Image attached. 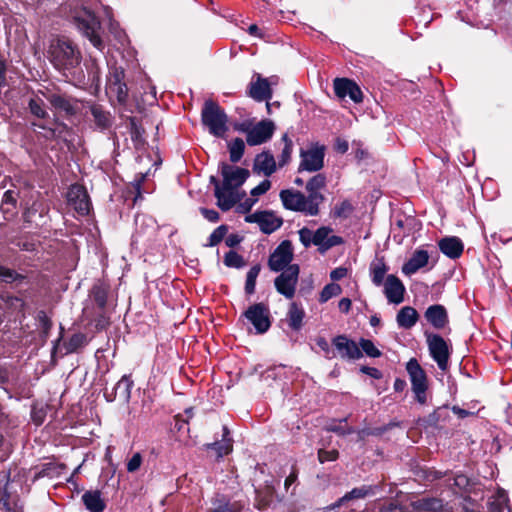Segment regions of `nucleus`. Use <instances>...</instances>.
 <instances>
[{
  "instance_id": "nucleus-40",
  "label": "nucleus",
  "mask_w": 512,
  "mask_h": 512,
  "mask_svg": "<svg viewBox=\"0 0 512 512\" xmlns=\"http://www.w3.org/2000/svg\"><path fill=\"white\" fill-rule=\"evenodd\" d=\"M261 271L260 264H256L250 268L247 272L245 291L247 294H253L255 292L256 279Z\"/></svg>"
},
{
  "instance_id": "nucleus-18",
  "label": "nucleus",
  "mask_w": 512,
  "mask_h": 512,
  "mask_svg": "<svg viewBox=\"0 0 512 512\" xmlns=\"http://www.w3.org/2000/svg\"><path fill=\"white\" fill-rule=\"evenodd\" d=\"M333 86L334 92L339 98L343 99L348 96L355 103L362 102V91L354 81L347 78H336Z\"/></svg>"
},
{
  "instance_id": "nucleus-35",
  "label": "nucleus",
  "mask_w": 512,
  "mask_h": 512,
  "mask_svg": "<svg viewBox=\"0 0 512 512\" xmlns=\"http://www.w3.org/2000/svg\"><path fill=\"white\" fill-rule=\"evenodd\" d=\"M206 450H213L216 453L217 460L223 458L225 455H228L233 450V444L231 442L225 441H214L212 443H207L204 445Z\"/></svg>"
},
{
  "instance_id": "nucleus-61",
  "label": "nucleus",
  "mask_w": 512,
  "mask_h": 512,
  "mask_svg": "<svg viewBox=\"0 0 512 512\" xmlns=\"http://www.w3.org/2000/svg\"><path fill=\"white\" fill-rule=\"evenodd\" d=\"M270 187L271 182L268 179H265L251 190V196L257 199L258 196L265 194L270 189Z\"/></svg>"
},
{
  "instance_id": "nucleus-20",
  "label": "nucleus",
  "mask_w": 512,
  "mask_h": 512,
  "mask_svg": "<svg viewBox=\"0 0 512 512\" xmlns=\"http://www.w3.org/2000/svg\"><path fill=\"white\" fill-rule=\"evenodd\" d=\"M221 175L223 177V184L240 189L249 177V171L245 168L223 163L221 166Z\"/></svg>"
},
{
  "instance_id": "nucleus-44",
  "label": "nucleus",
  "mask_w": 512,
  "mask_h": 512,
  "mask_svg": "<svg viewBox=\"0 0 512 512\" xmlns=\"http://www.w3.org/2000/svg\"><path fill=\"white\" fill-rule=\"evenodd\" d=\"M282 141L284 142V147H283L281 155L279 157V166L280 167L286 165L290 161L292 149H293V143H292L291 139H289L286 134L282 137Z\"/></svg>"
},
{
  "instance_id": "nucleus-45",
  "label": "nucleus",
  "mask_w": 512,
  "mask_h": 512,
  "mask_svg": "<svg viewBox=\"0 0 512 512\" xmlns=\"http://www.w3.org/2000/svg\"><path fill=\"white\" fill-rule=\"evenodd\" d=\"M227 232L228 227L226 225H220L211 233L206 246L214 247L218 245L224 239Z\"/></svg>"
},
{
  "instance_id": "nucleus-25",
  "label": "nucleus",
  "mask_w": 512,
  "mask_h": 512,
  "mask_svg": "<svg viewBox=\"0 0 512 512\" xmlns=\"http://www.w3.org/2000/svg\"><path fill=\"white\" fill-rule=\"evenodd\" d=\"M332 229L330 227H320L313 234L314 245L321 246L324 250L331 247L340 245L343 243V239L340 236L330 235Z\"/></svg>"
},
{
  "instance_id": "nucleus-54",
  "label": "nucleus",
  "mask_w": 512,
  "mask_h": 512,
  "mask_svg": "<svg viewBox=\"0 0 512 512\" xmlns=\"http://www.w3.org/2000/svg\"><path fill=\"white\" fill-rule=\"evenodd\" d=\"M0 278L7 283H12L18 279H22L23 276L19 275L14 270L0 266Z\"/></svg>"
},
{
  "instance_id": "nucleus-63",
  "label": "nucleus",
  "mask_w": 512,
  "mask_h": 512,
  "mask_svg": "<svg viewBox=\"0 0 512 512\" xmlns=\"http://www.w3.org/2000/svg\"><path fill=\"white\" fill-rule=\"evenodd\" d=\"M313 234L314 233L306 227L299 230L300 241L305 247H309L311 243L314 244Z\"/></svg>"
},
{
  "instance_id": "nucleus-26",
  "label": "nucleus",
  "mask_w": 512,
  "mask_h": 512,
  "mask_svg": "<svg viewBox=\"0 0 512 512\" xmlns=\"http://www.w3.org/2000/svg\"><path fill=\"white\" fill-rule=\"evenodd\" d=\"M440 251L451 259L459 258L464 250L462 241L455 236L445 237L438 243Z\"/></svg>"
},
{
  "instance_id": "nucleus-24",
  "label": "nucleus",
  "mask_w": 512,
  "mask_h": 512,
  "mask_svg": "<svg viewBox=\"0 0 512 512\" xmlns=\"http://www.w3.org/2000/svg\"><path fill=\"white\" fill-rule=\"evenodd\" d=\"M276 161L269 151H264L255 157L253 171L268 177L276 171Z\"/></svg>"
},
{
  "instance_id": "nucleus-15",
  "label": "nucleus",
  "mask_w": 512,
  "mask_h": 512,
  "mask_svg": "<svg viewBox=\"0 0 512 512\" xmlns=\"http://www.w3.org/2000/svg\"><path fill=\"white\" fill-rule=\"evenodd\" d=\"M245 222L258 224L265 234H271L282 225V220L271 211H257L245 216Z\"/></svg>"
},
{
  "instance_id": "nucleus-5",
  "label": "nucleus",
  "mask_w": 512,
  "mask_h": 512,
  "mask_svg": "<svg viewBox=\"0 0 512 512\" xmlns=\"http://www.w3.org/2000/svg\"><path fill=\"white\" fill-rule=\"evenodd\" d=\"M283 206L291 211L301 212L307 216H317L320 208L313 202V197H308L294 189H284L279 194Z\"/></svg>"
},
{
  "instance_id": "nucleus-30",
  "label": "nucleus",
  "mask_w": 512,
  "mask_h": 512,
  "mask_svg": "<svg viewBox=\"0 0 512 512\" xmlns=\"http://www.w3.org/2000/svg\"><path fill=\"white\" fill-rule=\"evenodd\" d=\"M96 126L100 129H107L112 125L113 117L109 111L103 109L101 105L94 104L90 108Z\"/></svg>"
},
{
  "instance_id": "nucleus-57",
  "label": "nucleus",
  "mask_w": 512,
  "mask_h": 512,
  "mask_svg": "<svg viewBox=\"0 0 512 512\" xmlns=\"http://www.w3.org/2000/svg\"><path fill=\"white\" fill-rule=\"evenodd\" d=\"M7 307L13 311H23L25 307L24 301L16 296H7L5 299Z\"/></svg>"
},
{
  "instance_id": "nucleus-38",
  "label": "nucleus",
  "mask_w": 512,
  "mask_h": 512,
  "mask_svg": "<svg viewBox=\"0 0 512 512\" xmlns=\"http://www.w3.org/2000/svg\"><path fill=\"white\" fill-rule=\"evenodd\" d=\"M359 348L362 351V354L365 353L368 357L371 358H379L382 355V352L375 346L372 340L366 338H360L358 343Z\"/></svg>"
},
{
  "instance_id": "nucleus-42",
  "label": "nucleus",
  "mask_w": 512,
  "mask_h": 512,
  "mask_svg": "<svg viewBox=\"0 0 512 512\" xmlns=\"http://www.w3.org/2000/svg\"><path fill=\"white\" fill-rule=\"evenodd\" d=\"M224 264L231 268H242L245 266L244 258L237 252L230 250L224 256Z\"/></svg>"
},
{
  "instance_id": "nucleus-8",
  "label": "nucleus",
  "mask_w": 512,
  "mask_h": 512,
  "mask_svg": "<svg viewBox=\"0 0 512 512\" xmlns=\"http://www.w3.org/2000/svg\"><path fill=\"white\" fill-rule=\"evenodd\" d=\"M300 268L297 264L288 266L285 270L281 271L274 280L276 291L287 299H292L296 292V287L299 279Z\"/></svg>"
},
{
  "instance_id": "nucleus-29",
  "label": "nucleus",
  "mask_w": 512,
  "mask_h": 512,
  "mask_svg": "<svg viewBox=\"0 0 512 512\" xmlns=\"http://www.w3.org/2000/svg\"><path fill=\"white\" fill-rule=\"evenodd\" d=\"M82 502L85 508L90 512H103L106 503L101 497L99 490H89L82 495Z\"/></svg>"
},
{
  "instance_id": "nucleus-58",
  "label": "nucleus",
  "mask_w": 512,
  "mask_h": 512,
  "mask_svg": "<svg viewBox=\"0 0 512 512\" xmlns=\"http://www.w3.org/2000/svg\"><path fill=\"white\" fill-rule=\"evenodd\" d=\"M174 429L177 430V432L180 433H189L190 429L188 427V419H185L183 414H177L174 416Z\"/></svg>"
},
{
  "instance_id": "nucleus-21",
  "label": "nucleus",
  "mask_w": 512,
  "mask_h": 512,
  "mask_svg": "<svg viewBox=\"0 0 512 512\" xmlns=\"http://www.w3.org/2000/svg\"><path fill=\"white\" fill-rule=\"evenodd\" d=\"M327 185V178L324 174L318 173L311 177L305 186L307 196L313 197L314 204L320 208V205L324 202L325 196L321 192Z\"/></svg>"
},
{
  "instance_id": "nucleus-13",
  "label": "nucleus",
  "mask_w": 512,
  "mask_h": 512,
  "mask_svg": "<svg viewBox=\"0 0 512 512\" xmlns=\"http://www.w3.org/2000/svg\"><path fill=\"white\" fill-rule=\"evenodd\" d=\"M324 147L314 146L307 150H301V161L298 171L317 172L324 166Z\"/></svg>"
},
{
  "instance_id": "nucleus-49",
  "label": "nucleus",
  "mask_w": 512,
  "mask_h": 512,
  "mask_svg": "<svg viewBox=\"0 0 512 512\" xmlns=\"http://www.w3.org/2000/svg\"><path fill=\"white\" fill-rule=\"evenodd\" d=\"M453 485L457 487L460 491L470 492V487L472 485L471 479L465 474H456L454 477Z\"/></svg>"
},
{
  "instance_id": "nucleus-55",
  "label": "nucleus",
  "mask_w": 512,
  "mask_h": 512,
  "mask_svg": "<svg viewBox=\"0 0 512 512\" xmlns=\"http://www.w3.org/2000/svg\"><path fill=\"white\" fill-rule=\"evenodd\" d=\"M400 425L399 422L397 421H391L389 422L388 424H385V425H382V426H379V427H374V428H371L367 434L368 435H372V436H381L383 435L384 433H386L387 431L395 428V427H398Z\"/></svg>"
},
{
  "instance_id": "nucleus-1",
  "label": "nucleus",
  "mask_w": 512,
  "mask_h": 512,
  "mask_svg": "<svg viewBox=\"0 0 512 512\" xmlns=\"http://www.w3.org/2000/svg\"><path fill=\"white\" fill-rule=\"evenodd\" d=\"M50 60L54 67L60 71H71L81 62V53L67 38L53 41L49 47Z\"/></svg>"
},
{
  "instance_id": "nucleus-19",
  "label": "nucleus",
  "mask_w": 512,
  "mask_h": 512,
  "mask_svg": "<svg viewBox=\"0 0 512 512\" xmlns=\"http://www.w3.org/2000/svg\"><path fill=\"white\" fill-rule=\"evenodd\" d=\"M383 286V293L389 303L400 304L404 301L405 286L395 275L386 276Z\"/></svg>"
},
{
  "instance_id": "nucleus-51",
  "label": "nucleus",
  "mask_w": 512,
  "mask_h": 512,
  "mask_svg": "<svg viewBox=\"0 0 512 512\" xmlns=\"http://www.w3.org/2000/svg\"><path fill=\"white\" fill-rule=\"evenodd\" d=\"M417 310L411 306L403 307L397 314L396 320H418Z\"/></svg>"
},
{
  "instance_id": "nucleus-46",
  "label": "nucleus",
  "mask_w": 512,
  "mask_h": 512,
  "mask_svg": "<svg viewBox=\"0 0 512 512\" xmlns=\"http://www.w3.org/2000/svg\"><path fill=\"white\" fill-rule=\"evenodd\" d=\"M29 110L30 112L38 117V118H45L47 116V112L44 108V102L40 98H32L29 101Z\"/></svg>"
},
{
  "instance_id": "nucleus-7",
  "label": "nucleus",
  "mask_w": 512,
  "mask_h": 512,
  "mask_svg": "<svg viewBox=\"0 0 512 512\" xmlns=\"http://www.w3.org/2000/svg\"><path fill=\"white\" fill-rule=\"evenodd\" d=\"M430 356L437 363L438 368L446 371L450 357V351L447 342L439 334L428 330L424 331Z\"/></svg>"
},
{
  "instance_id": "nucleus-59",
  "label": "nucleus",
  "mask_w": 512,
  "mask_h": 512,
  "mask_svg": "<svg viewBox=\"0 0 512 512\" xmlns=\"http://www.w3.org/2000/svg\"><path fill=\"white\" fill-rule=\"evenodd\" d=\"M252 326H247L246 330L249 334L253 333V329H255L254 334H263L267 332L271 326L272 322H250Z\"/></svg>"
},
{
  "instance_id": "nucleus-43",
  "label": "nucleus",
  "mask_w": 512,
  "mask_h": 512,
  "mask_svg": "<svg viewBox=\"0 0 512 512\" xmlns=\"http://www.w3.org/2000/svg\"><path fill=\"white\" fill-rule=\"evenodd\" d=\"M341 287L339 284L330 283L327 284L321 291L319 301L321 303L327 302L332 297L338 296L341 293Z\"/></svg>"
},
{
  "instance_id": "nucleus-14",
  "label": "nucleus",
  "mask_w": 512,
  "mask_h": 512,
  "mask_svg": "<svg viewBox=\"0 0 512 512\" xmlns=\"http://www.w3.org/2000/svg\"><path fill=\"white\" fill-rule=\"evenodd\" d=\"M46 99L57 113L67 117L76 115L80 110L79 101L65 94L51 93Z\"/></svg>"
},
{
  "instance_id": "nucleus-22",
  "label": "nucleus",
  "mask_w": 512,
  "mask_h": 512,
  "mask_svg": "<svg viewBox=\"0 0 512 512\" xmlns=\"http://www.w3.org/2000/svg\"><path fill=\"white\" fill-rule=\"evenodd\" d=\"M377 489L378 487L375 485H362L360 487H355L351 491L345 493L342 497H340L335 503H333L330 506V508L336 509L349 501L374 496L376 494Z\"/></svg>"
},
{
  "instance_id": "nucleus-47",
  "label": "nucleus",
  "mask_w": 512,
  "mask_h": 512,
  "mask_svg": "<svg viewBox=\"0 0 512 512\" xmlns=\"http://www.w3.org/2000/svg\"><path fill=\"white\" fill-rule=\"evenodd\" d=\"M347 419L344 418L340 420L339 422L333 421L331 424L327 426V430L330 432H334L338 435L345 436L347 434L353 433L352 427H349L347 425H342V422H346Z\"/></svg>"
},
{
  "instance_id": "nucleus-23",
  "label": "nucleus",
  "mask_w": 512,
  "mask_h": 512,
  "mask_svg": "<svg viewBox=\"0 0 512 512\" xmlns=\"http://www.w3.org/2000/svg\"><path fill=\"white\" fill-rule=\"evenodd\" d=\"M429 253L424 249H416L408 261H406L401 271L406 276H411L425 267L429 262Z\"/></svg>"
},
{
  "instance_id": "nucleus-31",
  "label": "nucleus",
  "mask_w": 512,
  "mask_h": 512,
  "mask_svg": "<svg viewBox=\"0 0 512 512\" xmlns=\"http://www.w3.org/2000/svg\"><path fill=\"white\" fill-rule=\"evenodd\" d=\"M449 418L448 406L436 408L432 413L420 419L425 427L436 428L441 422H445Z\"/></svg>"
},
{
  "instance_id": "nucleus-32",
  "label": "nucleus",
  "mask_w": 512,
  "mask_h": 512,
  "mask_svg": "<svg viewBox=\"0 0 512 512\" xmlns=\"http://www.w3.org/2000/svg\"><path fill=\"white\" fill-rule=\"evenodd\" d=\"M134 385L133 380L129 375H123L122 378L114 386L118 397L125 403H128L131 398V390Z\"/></svg>"
},
{
  "instance_id": "nucleus-17",
  "label": "nucleus",
  "mask_w": 512,
  "mask_h": 512,
  "mask_svg": "<svg viewBox=\"0 0 512 512\" xmlns=\"http://www.w3.org/2000/svg\"><path fill=\"white\" fill-rule=\"evenodd\" d=\"M274 124L269 120H262L251 126L246 141L250 146H256L267 142L274 133Z\"/></svg>"
},
{
  "instance_id": "nucleus-4",
  "label": "nucleus",
  "mask_w": 512,
  "mask_h": 512,
  "mask_svg": "<svg viewBox=\"0 0 512 512\" xmlns=\"http://www.w3.org/2000/svg\"><path fill=\"white\" fill-rule=\"evenodd\" d=\"M406 371L411 382V390L414 393L415 401L420 405H426L429 390V379L426 371L416 358H411L406 363Z\"/></svg>"
},
{
  "instance_id": "nucleus-11",
  "label": "nucleus",
  "mask_w": 512,
  "mask_h": 512,
  "mask_svg": "<svg viewBox=\"0 0 512 512\" xmlns=\"http://www.w3.org/2000/svg\"><path fill=\"white\" fill-rule=\"evenodd\" d=\"M214 196L217 199V206L222 211H228L241 201L245 192L239 188L216 182Z\"/></svg>"
},
{
  "instance_id": "nucleus-27",
  "label": "nucleus",
  "mask_w": 512,
  "mask_h": 512,
  "mask_svg": "<svg viewBox=\"0 0 512 512\" xmlns=\"http://www.w3.org/2000/svg\"><path fill=\"white\" fill-rule=\"evenodd\" d=\"M389 270L384 257H376L369 266V274L372 283L379 287L385 283L386 274Z\"/></svg>"
},
{
  "instance_id": "nucleus-62",
  "label": "nucleus",
  "mask_w": 512,
  "mask_h": 512,
  "mask_svg": "<svg viewBox=\"0 0 512 512\" xmlns=\"http://www.w3.org/2000/svg\"><path fill=\"white\" fill-rule=\"evenodd\" d=\"M142 464V456L140 453H135L127 463V471L130 473L136 472Z\"/></svg>"
},
{
  "instance_id": "nucleus-56",
  "label": "nucleus",
  "mask_w": 512,
  "mask_h": 512,
  "mask_svg": "<svg viewBox=\"0 0 512 512\" xmlns=\"http://www.w3.org/2000/svg\"><path fill=\"white\" fill-rule=\"evenodd\" d=\"M316 345L324 352L326 358L331 359L336 357L334 348H331L330 344L324 337H318L316 339Z\"/></svg>"
},
{
  "instance_id": "nucleus-64",
  "label": "nucleus",
  "mask_w": 512,
  "mask_h": 512,
  "mask_svg": "<svg viewBox=\"0 0 512 512\" xmlns=\"http://www.w3.org/2000/svg\"><path fill=\"white\" fill-rule=\"evenodd\" d=\"M359 371L363 374L370 376L373 379L379 380V379L383 378V373L375 367H369V366L362 365L359 368Z\"/></svg>"
},
{
  "instance_id": "nucleus-33",
  "label": "nucleus",
  "mask_w": 512,
  "mask_h": 512,
  "mask_svg": "<svg viewBox=\"0 0 512 512\" xmlns=\"http://www.w3.org/2000/svg\"><path fill=\"white\" fill-rule=\"evenodd\" d=\"M274 489L266 486L264 490L255 489V507L258 510H264L270 506L273 501Z\"/></svg>"
},
{
  "instance_id": "nucleus-3",
  "label": "nucleus",
  "mask_w": 512,
  "mask_h": 512,
  "mask_svg": "<svg viewBox=\"0 0 512 512\" xmlns=\"http://www.w3.org/2000/svg\"><path fill=\"white\" fill-rule=\"evenodd\" d=\"M202 123L215 137H224L228 131V117L225 111L214 101L208 100L204 103L201 112Z\"/></svg>"
},
{
  "instance_id": "nucleus-6",
  "label": "nucleus",
  "mask_w": 512,
  "mask_h": 512,
  "mask_svg": "<svg viewBox=\"0 0 512 512\" xmlns=\"http://www.w3.org/2000/svg\"><path fill=\"white\" fill-rule=\"evenodd\" d=\"M79 31L89 39L94 47L99 50L104 48V43L99 35L101 23L98 18L89 11H84L74 18Z\"/></svg>"
},
{
  "instance_id": "nucleus-34",
  "label": "nucleus",
  "mask_w": 512,
  "mask_h": 512,
  "mask_svg": "<svg viewBox=\"0 0 512 512\" xmlns=\"http://www.w3.org/2000/svg\"><path fill=\"white\" fill-rule=\"evenodd\" d=\"M247 320H269V308L263 303H257L249 307L245 313Z\"/></svg>"
},
{
  "instance_id": "nucleus-28",
  "label": "nucleus",
  "mask_w": 512,
  "mask_h": 512,
  "mask_svg": "<svg viewBox=\"0 0 512 512\" xmlns=\"http://www.w3.org/2000/svg\"><path fill=\"white\" fill-rule=\"evenodd\" d=\"M109 289L104 284H97L94 285L91 290V297L94 301V303L97 305L99 310L102 312L100 314L101 317H107L110 318V315L107 314L110 305L107 302Z\"/></svg>"
},
{
  "instance_id": "nucleus-50",
  "label": "nucleus",
  "mask_w": 512,
  "mask_h": 512,
  "mask_svg": "<svg viewBox=\"0 0 512 512\" xmlns=\"http://www.w3.org/2000/svg\"><path fill=\"white\" fill-rule=\"evenodd\" d=\"M124 72L121 69L113 68L110 70L107 77L106 87L115 86L116 84L123 83Z\"/></svg>"
},
{
  "instance_id": "nucleus-36",
  "label": "nucleus",
  "mask_w": 512,
  "mask_h": 512,
  "mask_svg": "<svg viewBox=\"0 0 512 512\" xmlns=\"http://www.w3.org/2000/svg\"><path fill=\"white\" fill-rule=\"evenodd\" d=\"M228 150L231 162L236 163L240 161L244 154L245 143L241 138H235L228 143Z\"/></svg>"
},
{
  "instance_id": "nucleus-12",
  "label": "nucleus",
  "mask_w": 512,
  "mask_h": 512,
  "mask_svg": "<svg viewBox=\"0 0 512 512\" xmlns=\"http://www.w3.org/2000/svg\"><path fill=\"white\" fill-rule=\"evenodd\" d=\"M331 346L334 348L336 357L343 360H358L362 358V351L353 339L341 334L332 338Z\"/></svg>"
},
{
  "instance_id": "nucleus-16",
  "label": "nucleus",
  "mask_w": 512,
  "mask_h": 512,
  "mask_svg": "<svg viewBox=\"0 0 512 512\" xmlns=\"http://www.w3.org/2000/svg\"><path fill=\"white\" fill-rule=\"evenodd\" d=\"M68 204L80 215H87L91 208L86 189L78 184L71 185L67 192Z\"/></svg>"
},
{
  "instance_id": "nucleus-52",
  "label": "nucleus",
  "mask_w": 512,
  "mask_h": 512,
  "mask_svg": "<svg viewBox=\"0 0 512 512\" xmlns=\"http://www.w3.org/2000/svg\"><path fill=\"white\" fill-rule=\"evenodd\" d=\"M420 507L426 511H438L443 507V504L440 499L426 498L421 500Z\"/></svg>"
},
{
  "instance_id": "nucleus-39",
  "label": "nucleus",
  "mask_w": 512,
  "mask_h": 512,
  "mask_svg": "<svg viewBox=\"0 0 512 512\" xmlns=\"http://www.w3.org/2000/svg\"><path fill=\"white\" fill-rule=\"evenodd\" d=\"M354 210L352 203L349 200H343L342 202L335 205L332 210L333 217L346 219Z\"/></svg>"
},
{
  "instance_id": "nucleus-48",
  "label": "nucleus",
  "mask_w": 512,
  "mask_h": 512,
  "mask_svg": "<svg viewBox=\"0 0 512 512\" xmlns=\"http://www.w3.org/2000/svg\"><path fill=\"white\" fill-rule=\"evenodd\" d=\"M317 458L321 464L325 462H333L339 458V451L337 449L326 450L324 448H320L317 451Z\"/></svg>"
},
{
  "instance_id": "nucleus-37",
  "label": "nucleus",
  "mask_w": 512,
  "mask_h": 512,
  "mask_svg": "<svg viewBox=\"0 0 512 512\" xmlns=\"http://www.w3.org/2000/svg\"><path fill=\"white\" fill-rule=\"evenodd\" d=\"M424 317L426 320H446L448 314L446 308L443 305L434 304L426 309Z\"/></svg>"
},
{
  "instance_id": "nucleus-10",
  "label": "nucleus",
  "mask_w": 512,
  "mask_h": 512,
  "mask_svg": "<svg viewBox=\"0 0 512 512\" xmlns=\"http://www.w3.org/2000/svg\"><path fill=\"white\" fill-rule=\"evenodd\" d=\"M293 246L291 241H282L276 249L270 254L268 259V266L271 271L281 272L288 266L292 265L293 260Z\"/></svg>"
},
{
  "instance_id": "nucleus-60",
  "label": "nucleus",
  "mask_w": 512,
  "mask_h": 512,
  "mask_svg": "<svg viewBox=\"0 0 512 512\" xmlns=\"http://www.w3.org/2000/svg\"><path fill=\"white\" fill-rule=\"evenodd\" d=\"M289 320H302L305 316L303 308L295 302L290 304L288 310Z\"/></svg>"
},
{
  "instance_id": "nucleus-41",
  "label": "nucleus",
  "mask_w": 512,
  "mask_h": 512,
  "mask_svg": "<svg viewBox=\"0 0 512 512\" xmlns=\"http://www.w3.org/2000/svg\"><path fill=\"white\" fill-rule=\"evenodd\" d=\"M106 92L107 94L116 97L120 103H124L128 96V89L124 82L116 84L115 86L106 87Z\"/></svg>"
},
{
  "instance_id": "nucleus-9",
  "label": "nucleus",
  "mask_w": 512,
  "mask_h": 512,
  "mask_svg": "<svg viewBox=\"0 0 512 512\" xmlns=\"http://www.w3.org/2000/svg\"><path fill=\"white\" fill-rule=\"evenodd\" d=\"M277 84L276 76L264 78L260 74H255L248 85L247 94L257 102L268 101L272 98V86Z\"/></svg>"
},
{
  "instance_id": "nucleus-53",
  "label": "nucleus",
  "mask_w": 512,
  "mask_h": 512,
  "mask_svg": "<svg viewBox=\"0 0 512 512\" xmlns=\"http://www.w3.org/2000/svg\"><path fill=\"white\" fill-rule=\"evenodd\" d=\"M46 418V409L44 407H37L36 405L32 406L31 410V419L36 426H40L43 424Z\"/></svg>"
},
{
  "instance_id": "nucleus-2",
  "label": "nucleus",
  "mask_w": 512,
  "mask_h": 512,
  "mask_svg": "<svg viewBox=\"0 0 512 512\" xmlns=\"http://www.w3.org/2000/svg\"><path fill=\"white\" fill-rule=\"evenodd\" d=\"M59 330V336L53 342L51 350L52 359L58 353L61 356L79 353L92 339V336L88 333L75 328H69L66 331L61 324L59 326Z\"/></svg>"
}]
</instances>
